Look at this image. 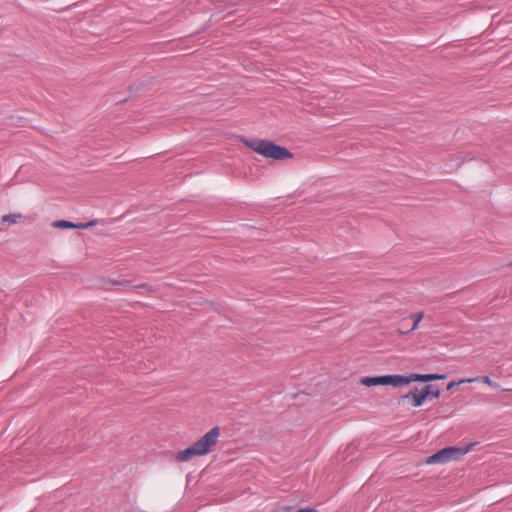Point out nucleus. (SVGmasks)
<instances>
[{
	"label": "nucleus",
	"mask_w": 512,
	"mask_h": 512,
	"mask_svg": "<svg viewBox=\"0 0 512 512\" xmlns=\"http://www.w3.org/2000/svg\"><path fill=\"white\" fill-rule=\"evenodd\" d=\"M473 444L466 447H445L426 459V464H445L450 461L460 460L471 449Z\"/></svg>",
	"instance_id": "nucleus-4"
},
{
	"label": "nucleus",
	"mask_w": 512,
	"mask_h": 512,
	"mask_svg": "<svg viewBox=\"0 0 512 512\" xmlns=\"http://www.w3.org/2000/svg\"><path fill=\"white\" fill-rule=\"evenodd\" d=\"M244 143L251 150L266 158L284 160L292 157V154L285 147H281L267 140H245Z\"/></svg>",
	"instance_id": "nucleus-3"
},
{
	"label": "nucleus",
	"mask_w": 512,
	"mask_h": 512,
	"mask_svg": "<svg viewBox=\"0 0 512 512\" xmlns=\"http://www.w3.org/2000/svg\"><path fill=\"white\" fill-rule=\"evenodd\" d=\"M220 434L221 430L218 426L211 428L192 445L178 451L175 455V460L183 463L195 457L205 456L211 453L219 441Z\"/></svg>",
	"instance_id": "nucleus-1"
},
{
	"label": "nucleus",
	"mask_w": 512,
	"mask_h": 512,
	"mask_svg": "<svg viewBox=\"0 0 512 512\" xmlns=\"http://www.w3.org/2000/svg\"><path fill=\"white\" fill-rule=\"evenodd\" d=\"M462 383H459V381H451L447 385V390H451L455 386L461 385Z\"/></svg>",
	"instance_id": "nucleus-12"
},
{
	"label": "nucleus",
	"mask_w": 512,
	"mask_h": 512,
	"mask_svg": "<svg viewBox=\"0 0 512 512\" xmlns=\"http://www.w3.org/2000/svg\"><path fill=\"white\" fill-rule=\"evenodd\" d=\"M433 387L431 386L430 388V395L433 396L434 398H438L440 396V391L438 389H432Z\"/></svg>",
	"instance_id": "nucleus-11"
},
{
	"label": "nucleus",
	"mask_w": 512,
	"mask_h": 512,
	"mask_svg": "<svg viewBox=\"0 0 512 512\" xmlns=\"http://www.w3.org/2000/svg\"><path fill=\"white\" fill-rule=\"evenodd\" d=\"M24 219L23 215L19 212L4 215L1 217V223L17 224L22 222Z\"/></svg>",
	"instance_id": "nucleus-9"
},
{
	"label": "nucleus",
	"mask_w": 512,
	"mask_h": 512,
	"mask_svg": "<svg viewBox=\"0 0 512 512\" xmlns=\"http://www.w3.org/2000/svg\"><path fill=\"white\" fill-rule=\"evenodd\" d=\"M298 512H316V510L313 508H303L298 510Z\"/></svg>",
	"instance_id": "nucleus-13"
},
{
	"label": "nucleus",
	"mask_w": 512,
	"mask_h": 512,
	"mask_svg": "<svg viewBox=\"0 0 512 512\" xmlns=\"http://www.w3.org/2000/svg\"><path fill=\"white\" fill-rule=\"evenodd\" d=\"M410 318L413 319V325L410 329H397L398 334L405 335L408 334L414 330H416L419 327L420 321L424 318V312L419 311L417 313H413L410 315Z\"/></svg>",
	"instance_id": "nucleus-7"
},
{
	"label": "nucleus",
	"mask_w": 512,
	"mask_h": 512,
	"mask_svg": "<svg viewBox=\"0 0 512 512\" xmlns=\"http://www.w3.org/2000/svg\"><path fill=\"white\" fill-rule=\"evenodd\" d=\"M121 284H122V285L129 286V284H130V283H129V281H124V282H122Z\"/></svg>",
	"instance_id": "nucleus-14"
},
{
	"label": "nucleus",
	"mask_w": 512,
	"mask_h": 512,
	"mask_svg": "<svg viewBox=\"0 0 512 512\" xmlns=\"http://www.w3.org/2000/svg\"><path fill=\"white\" fill-rule=\"evenodd\" d=\"M509 266H512V262L509 264Z\"/></svg>",
	"instance_id": "nucleus-15"
},
{
	"label": "nucleus",
	"mask_w": 512,
	"mask_h": 512,
	"mask_svg": "<svg viewBox=\"0 0 512 512\" xmlns=\"http://www.w3.org/2000/svg\"><path fill=\"white\" fill-rule=\"evenodd\" d=\"M96 220H92L88 223H73L66 220H56L52 222V227L57 229H86L88 227L96 225Z\"/></svg>",
	"instance_id": "nucleus-6"
},
{
	"label": "nucleus",
	"mask_w": 512,
	"mask_h": 512,
	"mask_svg": "<svg viewBox=\"0 0 512 512\" xmlns=\"http://www.w3.org/2000/svg\"><path fill=\"white\" fill-rule=\"evenodd\" d=\"M445 375L441 374H417L411 373L408 376L402 375H384L376 377H361L359 382L366 387L377 386V385H392L394 387H401L410 384L414 381L428 382L434 380L445 379Z\"/></svg>",
	"instance_id": "nucleus-2"
},
{
	"label": "nucleus",
	"mask_w": 512,
	"mask_h": 512,
	"mask_svg": "<svg viewBox=\"0 0 512 512\" xmlns=\"http://www.w3.org/2000/svg\"><path fill=\"white\" fill-rule=\"evenodd\" d=\"M134 288L136 290H143L147 293H154L155 292V289L151 286H149L148 284H140V285H137V286H134Z\"/></svg>",
	"instance_id": "nucleus-10"
},
{
	"label": "nucleus",
	"mask_w": 512,
	"mask_h": 512,
	"mask_svg": "<svg viewBox=\"0 0 512 512\" xmlns=\"http://www.w3.org/2000/svg\"><path fill=\"white\" fill-rule=\"evenodd\" d=\"M431 385H426L420 391L415 388L402 397V400L409 401L411 406L420 407L424 404L427 397L430 396Z\"/></svg>",
	"instance_id": "nucleus-5"
},
{
	"label": "nucleus",
	"mask_w": 512,
	"mask_h": 512,
	"mask_svg": "<svg viewBox=\"0 0 512 512\" xmlns=\"http://www.w3.org/2000/svg\"><path fill=\"white\" fill-rule=\"evenodd\" d=\"M472 382H482V383H485V384L489 385L490 387H494V388H497L499 386L498 383L493 382L489 376H478L475 378H465V379L459 380V383H472Z\"/></svg>",
	"instance_id": "nucleus-8"
}]
</instances>
